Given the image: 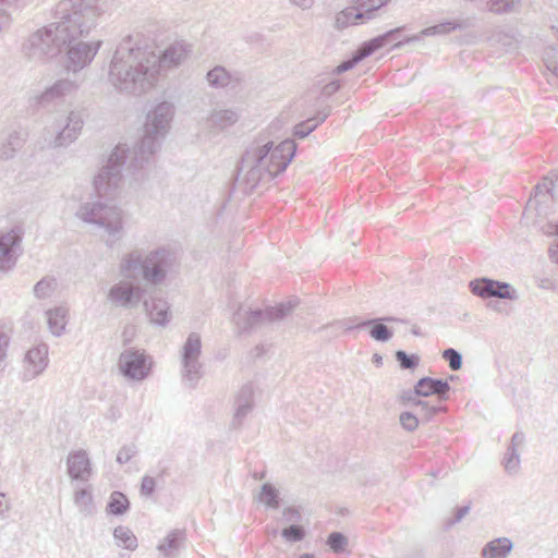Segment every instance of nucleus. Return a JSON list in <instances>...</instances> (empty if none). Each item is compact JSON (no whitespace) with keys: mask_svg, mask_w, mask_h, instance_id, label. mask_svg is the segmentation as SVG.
Instances as JSON below:
<instances>
[{"mask_svg":"<svg viewBox=\"0 0 558 558\" xmlns=\"http://www.w3.org/2000/svg\"><path fill=\"white\" fill-rule=\"evenodd\" d=\"M87 495H88V494H87V492H86V490H81L80 493H77V495H76V499H78V498H81V497H82V498H83V497H86Z\"/></svg>","mask_w":558,"mask_h":558,"instance_id":"29","label":"nucleus"},{"mask_svg":"<svg viewBox=\"0 0 558 558\" xmlns=\"http://www.w3.org/2000/svg\"><path fill=\"white\" fill-rule=\"evenodd\" d=\"M396 356L403 368H411L416 365V361L413 357L408 356L403 351H398Z\"/></svg>","mask_w":558,"mask_h":558,"instance_id":"22","label":"nucleus"},{"mask_svg":"<svg viewBox=\"0 0 558 558\" xmlns=\"http://www.w3.org/2000/svg\"><path fill=\"white\" fill-rule=\"evenodd\" d=\"M444 359L448 361L451 369L457 371L461 367V356L453 349H448L444 352Z\"/></svg>","mask_w":558,"mask_h":558,"instance_id":"16","label":"nucleus"},{"mask_svg":"<svg viewBox=\"0 0 558 558\" xmlns=\"http://www.w3.org/2000/svg\"><path fill=\"white\" fill-rule=\"evenodd\" d=\"M133 296V290L124 287L114 288L111 291V298L113 302L120 305H124L131 302Z\"/></svg>","mask_w":558,"mask_h":558,"instance_id":"11","label":"nucleus"},{"mask_svg":"<svg viewBox=\"0 0 558 558\" xmlns=\"http://www.w3.org/2000/svg\"><path fill=\"white\" fill-rule=\"evenodd\" d=\"M159 271L154 269L153 272H149L148 270L145 271V277L148 278V279H151V280H155L156 277L158 276Z\"/></svg>","mask_w":558,"mask_h":558,"instance_id":"28","label":"nucleus"},{"mask_svg":"<svg viewBox=\"0 0 558 558\" xmlns=\"http://www.w3.org/2000/svg\"><path fill=\"white\" fill-rule=\"evenodd\" d=\"M381 44H383V39L381 38H377V39L372 40L371 43H368L367 45H365L363 47L362 54H361L360 58L369 54L375 49H378L379 47H381Z\"/></svg>","mask_w":558,"mask_h":558,"instance_id":"24","label":"nucleus"},{"mask_svg":"<svg viewBox=\"0 0 558 558\" xmlns=\"http://www.w3.org/2000/svg\"><path fill=\"white\" fill-rule=\"evenodd\" d=\"M282 535L286 539L295 542V541H300L304 537V530L301 526L291 525L290 527L284 529L282 531Z\"/></svg>","mask_w":558,"mask_h":558,"instance_id":"15","label":"nucleus"},{"mask_svg":"<svg viewBox=\"0 0 558 558\" xmlns=\"http://www.w3.org/2000/svg\"><path fill=\"white\" fill-rule=\"evenodd\" d=\"M113 536L119 546L134 550L137 547V538L134 533L125 526H118L114 529Z\"/></svg>","mask_w":558,"mask_h":558,"instance_id":"7","label":"nucleus"},{"mask_svg":"<svg viewBox=\"0 0 558 558\" xmlns=\"http://www.w3.org/2000/svg\"><path fill=\"white\" fill-rule=\"evenodd\" d=\"M511 549V543L506 539H495L490 542L484 549V558H505Z\"/></svg>","mask_w":558,"mask_h":558,"instance_id":"6","label":"nucleus"},{"mask_svg":"<svg viewBox=\"0 0 558 558\" xmlns=\"http://www.w3.org/2000/svg\"><path fill=\"white\" fill-rule=\"evenodd\" d=\"M301 126H298L296 131H295V134L296 135H300L301 137H304L306 135V132H303L300 130Z\"/></svg>","mask_w":558,"mask_h":558,"instance_id":"30","label":"nucleus"},{"mask_svg":"<svg viewBox=\"0 0 558 558\" xmlns=\"http://www.w3.org/2000/svg\"><path fill=\"white\" fill-rule=\"evenodd\" d=\"M553 256L556 258V260L558 262V256H557V253L555 251H553Z\"/></svg>","mask_w":558,"mask_h":558,"instance_id":"31","label":"nucleus"},{"mask_svg":"<svg viewBox=\"0 0 558 558\" xmlns=\"http://www.w3.org/2000/svg\"><path fill=\"white\" fill-rule=\"evenodd\" d=\"M280 148H281L282 150H287V151L290 154V156H292V155H293V151H294V145H293V143H292V142H283V143L280 145Z\"/></svg>","mask_w":558,"mask_h":558,"instance_id":"27","label":"nucleus"},{"mask_svg":"<svg viewBox=\"0 0 558 558\" xmlns=\"http://www.w3.org/2000/svg\"><path fill=\"white\" fill-rule=\"evenodd\" d=\"M328 544L335 551H341L347 544L345 537L340 533H331L328 537Z\"/></svg>","mask_w":558,"mask_h":558,"instance_id":"18","label":"nucleus"},{"mask_svg":"<svg viewBox=\"0 0 558 558\" xmlns=\"http://www.w3.org/2000/svg\"><path fill=\"white\" fill-rule=\"evenodd\" d=\"M151 320L157 324H163L167 320L168 312L163 303H159L150 310Z\"/></svg>","mask_w":558,"mask_h":558,"instance_id":"14","label":"nucleus"},{"mask_svg":"<svg viewBox=\"0 0 558 558\" xmlns=\"http://www.w3.org/2000/svg\"><path fill=\"white\" fill-rule=\"evenodd\" d=\"M17 235L11 231L0 236V258L4 257L17 242Z\"/></svg>","mask_w":558,"mask_h":558,"instance_id":"12","label":"nucleus"},{"mask_svg":"<svg viewBox=\"0 0 558 558\" xmlns=\"http://www.w3.org/2000/svg\"><path fill=\"white\" fill-rule=\"evenodd\" d=\"M207 78L213 85H222L227 82L228 76L223 69H214L208 72Z\"/></svg>","mask_w":558,"mask_h":558,"instance_id":"17","label":"nucleus"},{"mask_svg":"<svg viewBox=\"0 0 558 558\" xmlns=\"http://www.w3.org/2000/svg\"><path fill=\"white\" fill-rule=\"evenodd\" d=\"M369 1H371V10H376V9H379V8L384 7L385 4H387L389 0H369Z\"/></svg>","mask_w":558,"mask_h":558,"instance_id":"26","label":"nucleus"},{"mask_svg":"<svg viewBox=\"0 0 558 558\" xmlns=\"http://www.w3.org/2000/svg\"><path fill=\"white\" fill-rule=\"evenodd\" d=\"M362 14L360 13H353L351 10H345V11H342L338 16H337V26L338 28H343V27H347L349 25H355L359 23V20L362 19Z\"/></svg>","mask_w":558,"mask_h":558,"instance_id":"10","label":"nucleus"},{"mask_svg":"<svg viewBox=\"0 0 558 558\" xmlns=\"http://www.w3.org/2000/svg\"><path fill=\"white\" fill-rule=\"evenodd\" d=\"M156 487V482L153 477L145 476L142 481V493L145 495H150Z\"/></svg>","mask_w":558,"mask_h":558,"instance_id":"23","label":"nucleus"},{"mask_svg":"<svg viewBox=\"0 0 558 558\" xmlns=\"http://www.w3.org/2000/svg\"><path fill=\"white\" fill-rule=\"evenodd\" d=\"M259 501L269 507H277L278 500L276 490L269 485H264L259 494Z\"/></svg>","mask_w":558,"mask_h":558,"instance_id":"13","label":"nucleus"},{"mask_svg":"<svg viewBox=\"0 0 558 558\" xmlns=\"http://www.w3.org/2000/svg\"><path fill=\"white\" fill-rule=\"evenodd\" d=\"M26 371L31 375L39 374L47 364V348L36 347L31 349L25 357Z\"/></svg>","mask_w":558,"mask_h":558,"instance_id":"5","label":"nucleus"},{"mask_svg":"<svg viewBox=\"0 0 558 558\" xmlns=\"http://www.w3.org/2000/svg\"><path fill=\"white\" fill-rule=\"evenodd\" d=\"M450 387L446 380L434 378H422L415 386V392L418 396L428 397L432 395L445 396Z\"/></svg>","mask_w":558,"mask_h":558,"instance_id":"4","label":"nucleus"},{"mask_svg":"<svg viewBox=\"0 0 558 558\" xmlns=\"http://www.w3.org/2000/svg\"><path fill=\"white\" fill-rule=\"evenodd\" d=\"M50 288V282L48 281H40L37 283L35 291L36 293L41 296L45 294V291Z\"/></svg>","mask_w":558,"mask_h":558,"instance_id":"25","label":"nucleus"},{"mask_svg":"<svg viewBox=\"0 0 558 558\" xmlns=\"http://www.w3.org/2000/svg\"><path fill=\"white\" fill-rule=\"evenodd\" d=\"M400 423L405 429L414 430L418 426V418L410 412H404L400 415Z\"/></svg>","mask_w":558,"mask_h":558,"instance_id":"19","label":"nucleus"},{"mask_svg":"<svg viewBox=\"0 0 558 558\" xmlns=\"http://www.w3.org/2000/svg\"><path fill=\"white\" fill-rule=\"evenodd\" d=\"M49 328L52 333L60 335L66 324L65 313L61 308H54L47 313Z\"/></svg>","mask_w":558,"mask_h":558,"instance_id":"8","label":"nucleus"},{"mask_svg":"<svg viewBox=\"0 0 558 558\" xmlns=\"http://www.w3.org/2000/svg\"><path fill=\"white\" fill-rule=\"evenodd\" d=\"M514 4V0H493L490 3V11L495 13L507 12Z\"/></svg>","mask_w":558,"mask_h":558,"instance_id":"20","label":"nucleus"},{"mask_svg":"<svg viewBox=\"0 0 558 558\" xmlns=\"http://www.w3.org/2000/svg\"><path fill=\"white\" fill-rule=\"evenodd\" d=\"M119 365L125 376L134 379H143L149 371L145 355L136 351L122 353Z\"/></svg>","mask_w":558,"mask_h":558,"instance_id":"1","label":"nucleus"},{"mask_svg":"<svg viewBox=\"0 0 558 558\" xmlns=\"http://www.w3.org/2000/svg\"><path fill=\"white\" fill-rule=\"evenodd\" d=\"M556 233L558 234V226H557V231H556Z\"/></svg>","mask_w":558,"mask_h":558,"instance_id":"33","label":"nucleus"},{"mask_svg":"<svg viewBox=\"0 0 558 558\" xmlns=\"http://www.w3.org/2000/svg\"><path fill=\"white\" fill-rule=\"evenodd\" d=\"M68 471L72 478L86 481L90 476V461L85 451H76L68 458Z\"/></svg>","mask_w":558,"mask_h":558,"instance_id":"3","label":"nucleus"},{"mask_svg":"<svg viewBox=\"0 0 558 558\" xmlns=\"http://www.w3.org/2000/svg\"><path fill=\"white\" fill-rule=\"evenodd\" d=\"M471 290L481 298L498 296L501 299H511L512 291L509 284L498 281L481 279L471 282Z\"/></svg>","mask_w":558,"mask_h":558,"instance_id":"2","label":"nucleus"},{"mask_svg":"<svg viewBox=\"0 0 558 558\" xmlns=\"http://www.w3.org/2000/svg\"><path fill=\"white\" fill-rule=\"evenodd\" d=\"M371 336L376 340H387L390 337V332L385 325L377 324L371 329Z\"/></svg>","mask_w":558,"mask_h":558,"instance_id":"21","label":"nucleus"},{"mask_svg":"<svg viewBox=\"0 0 558 558\" xmlns=\"http://www.w3.org/2000/svg\"><path fill=\"white\" fill-rule=\"evenodd\" d=\"M301 558H314V557L311 555H303Z\"/></svg>","mask_w":558,"mask_h":558,"instance_id":"32","label":"nucleus"},{"mask_svg":"<svg viewBox=\"0 0 558 558\" xmlns=\"http://www.w3.org/2000/svg\"><path fill=\"white\" fill-rule=\"evenodd\" d=\"M129 508V500L120 492H114L110 496V501L108 504V510L112 514H121L126 511Z\"/></svg>","mask_w":558,"mask_h":558,"instance_id":"9","label":"nucleus"}]
</instances>
